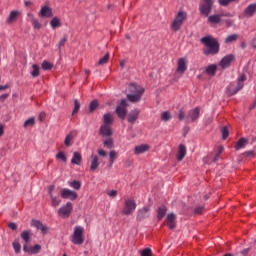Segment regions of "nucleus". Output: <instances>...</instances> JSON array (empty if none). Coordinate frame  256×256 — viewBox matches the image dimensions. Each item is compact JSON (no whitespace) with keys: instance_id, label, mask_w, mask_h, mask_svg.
I'll list each match as a JSON object with an SVG mask.
<instances>
[{"instance_id":"1","label":"nucleus","mask_w":256,"mask_h":256,"mask_svg":"<svg viewBox=\"0 0 256 256\" xmlns=\"http://www.w3.org/2000/svg\"><path fill=\"white\" fill-rule=\"evenodd\" d=\"M128 91L130 92V94L127 95L128 101L131 103H139L143 97V93H145V88L141 85L132 83L129 85Z\"/></svg>"},{"instance_id":"2","label":"nucleus","mask_w":256,"mask_h":256,"mask_svg":"<svg viewBox=\"0 0 256 256\" xmlns=\"http://www.w3.org/2000/svg\"><path fill=\"white\" fill-rule=\"evenodd\" d=\"M202 43L205 45L204 54L206 55H217L219 53V43L216 39L210 36H206L201 39Z\"/></svg>"},{"instance_id":"3","label":"nucleus","mask_w":256,"mask_h":256,"mask_svg":"<svg viewBox=\"0 0 256 256\" xmlns=\"http://www.w3.org/2000/svg\"><path fill=\"white\" fill-rule=\"evenodd\" d=\"M185 21H187V12L183 10L178 11L170 25V29L174 32L179 31V29L183 27V23H185Z\"/></svg>"},{"instance_id":"4","label":"nucleus","mask_w":256,"mask_h":256,"mask_svg":"<svg viewBox=\"0 0 256 256\" xmlns=\"http://www.w3.org/2000/svg\"><path fill=\"white\" fill-rule=\"evenodd\" d=\"M83 233H85V229H83L82 226H76L74 228L71 235V242L73 245H83V243H85V236H83Z\"/></svg>"},{"instance_id":"5","label":"nucleus","mask_w":256,"mask_h":256,"mask_svg":"<svg viewBox=\"0 0 256 256\" xmlns=\"http://www.w3.org/2000/svg\"><path fill=\"white\" fill-rule=\"evenodd\" d=\"M214 0H201L199 4V11L204 17H209L211 9H213Z\"/></svg>"},{"instance_id":"6","label":"nucleus","mask_w":256,"mask_h":256,"mask_svg":"<svg viewBox=\"0 0 256 256\" xmlns=\"http://www.w3.org/2000/svg\"><path fill=\"white\" fill-rule=\"evenodd\" d=\"M48 195L52 202V207H59L61 205V198H59V191L55 190V186H48Z\"/></svg>"},{"instance_id":"7","label":"nucleus","mask_w":256,"mask_h":256,"mask_svg":"<svg viewBox=\"0 0 256 256\" xmlns=\"http://www.w3.org/2000/svg\"><path fill=\"white\" fill-rule=\"evenodd\" d=\"M243 83H245V75H241L238 78V83H231L228 88L227 91L230 95H235L238 91H241V89H243Z\"/></svg>"},{"instance_id":"8","label":"nucleus","mask_w":256,"mask_h":256,"mask_svg":"<svg viewBox=\"0 0 256 256\" xmlns=\"http://www.w3.org/2000/svg\"><path fill=\"white\" fill-rule=\"evenodd\" d=\"M137 209V203H135V199L127 198L124 201V208L122 210L123 215H131L133 211Z\"/></svg>"},{"instance_id":"9","label":"nucleus","mask_w":256,"mask_h":256,"mask_svg":"<svg viewBox=\"0 0 256 256\" xmlns=\"http://www.w3.org/2000/svg\"><path fill=\"white\" fill-rule=\"evenodd\" d=\"M72 213H73V203L71 202H67L58 210V215L59 217H62V219H69Z\"/></svg>"},{"instance_id":"10","label":"nucleus","mask_w":256,"mask_h":256,"mask_svg":"<svg viewBox=\"0 0 256 256\" xmlns=\"http://www.w3.org/2000/svg\"><path fill=\"white\" fill-rule=\"evenodd\" d=\"M60 197L62 199H68L69 201H75L79 195L77 192L69 189V188H62L60 190Z\"/></svg>"},{"instance_id":"11","label":"nucleus","mask_w":256,"mask_h":256,"mask_svg":"<svg viewBox=\"0 0 256 256\" xmlns=\"http://www.w3.org/2000/svg\"><path fill=\"white\" fill-rule=\"evenodd\" d=\"M116 115L119 119H125L127 116V100H121L120 104L116 108Z\"/></svg>"},{"instance_id":"12","label":"nucleus","mask_w":256,"mask_h":256,"mask_svg":"<svg viewBox=\"0 0 256 256\" xmlns=\"http://www.w3.org/2000/svg\"><path fill=\"white\" fill-rule=\"evenodd\" d=\"M187 63V58H179L177 61L176 73H180V75H183V73L187 71Z\"/></svg>"},{"instance_id":"13","label":"nucleus","mask_w":256,"mask_h":256,"mask_svg":"<svg viewBox=\"0 0 256 256\" xmlns=\"http://www.w3.org/2000/svg\"><path fill=\"white\" fill-rule=\"evenodd\" d=\"M38 15L42 18L51 19L53 17V9L47 5L42 6Z\"/></svg>"},{"instance_id":"14","label":"nucleus","mask_w":256,"mask_h":256,"mask_svg":"<svg viewBox=\"0 0 256 256\" xmlns=\"http://www.w3.org/2000/svg\"><path fill=\"white\" fill-rule=\"evenodd\" d=\"M19 17H21V11L12 10L6 19V23L8 25H13V23H15L19 19Z\"/></svg>"},{"instance_id":"15","label":"nucleus","mask_w":256,"mask_h":256,"mask_svg":"<svg viewBox=\"0 0 256 256\" xmlns=\"http://www.w3.org/2000/svg\"><path fill=\"white\" fill-rule=\"evenodd\" d=\"M233 61H235V56H233V54L227 55L224 58H222V60L219 63V66L222 67V69H227V67H229V65H231Z\"/></svg>"},{"instance_id":"16","label":"nucleus","mask_w":256,"mask_h":256,"mask_svg":"<svg viewBox=\"0 0 256 256\" xmlns=\"http://www.w3.org/2000/svg\"><path fill=\"white\" fill-rule=\"evenodd\" d=\"M23 251L25 253H30L31 255H37V253H39V251H41V245L36 244L34 246L29 247L26 244V245L23 246Z\"/></svg>"},{"instance_id":"17","label":"nucleus","mask_w":256,"mask_h":256,"mask_svg":"<svg viewBox=\"0 0 256 256\" xmlns=\"http://www.w3.org/2000/svg\"><path fill=\"white\" fill-rule=\"evenodd\" d=\"M31 226L35 227L38 231H41V233L45 234L49 229L47 226H45L41 221L39 220H32L31 221Z\"/></svg>"},{"instance_id":"18","label":"nucleus","mask_w":256,"mask_h":256,"mask_svg":"<svg viewBox=\"0 0 256 256\" xmlns=\"http://www.w3.org/2000/svg\"><path fill=\"white\" fill-rule=\"evenodd\" d=\"M201 113V108L196 107L192 110L189 111L188 116H187V121H197L199 119V114Z\"/></svg>"},{"instance_id":"19","label":"nucleus","mask_w":256,"mask_h":256,"mask_svg":"<svg viewBox=\"0 0 256 256\" xmlns=\"http://www.w3.org/2000/svg\"><path fill=\"white\" fill-rule=\"evenodd\" d=\"M96 169H99V157L95 154H92L90 156V170L96 171Z\"/></svg>"},{"instance_id":"20","label":"nucleus","mask_w":256,"mask_h":256,"mask_svg":"<svg viewBox=\"0 0 256 256\" xmlns=\"http://www.w3.org/2000/svg\"><path fill=\"white\" fill-rule=\"evenodd\" d=\"M100 134H102L103 137H111V135H113V130L111 129V126L103 124L100 127Z\"/></svg>"},{"instance_id":"21","label":"nucleus","mask_w":256,"mask_h":256,"mask_svg":"<svg viewBox=\"0 0 256 256\" xmlns=\"http://www.w3.org/2000/svg\"><path fill=\"white\" fill-rule=\"evenodd\" d=\"M151 147L148 144H141L135 147L134 153L135 155H141L143 153H147Z\"/></svg>"},{"instance_id":"22","label":"nucleus","mask_w":256,"mask_h":256,"mask_svg":"<svg viewBox=\"0 0 256 256\" xmlns=\"http://www.w3.org/2000/svg\"><path fill=\"white\" fill-rule=\"evenodd\" d=\"M185 155H187V148L185 147V145L180 144L178 153L176 155L177 161H183V159H185Z\"/></svg>"},{"instance_id":"23","label":"nucleus","mask_w":256,"mask_h":256,"mask_svg":"<svg viewBox=\"0 0 256 256\" xmlns=\"http://www.w3.org/2000/svg\"><path fill=\"white\" fill-rule=\"evenodd\" d=\"M176 219H177V216H175V214H173V213H170L167 215L166 223H167V226L169 227V229H175Z\"/></svg>"},{"instance_id":"24","label":"nucleus","mask_w":256,"mask_h":256,"mask_svg":"<svg viewBox=\"0 0 256 256\" xmlns=\"http://www.w3.org/2000/svg\"><path fill=\"white\" fill-rule=\"evenodd\" d=\"M256 13V3L250 4L247 6V8L244 10V14L246 17H253Z\"/></svg>"},{"instance_id":"25","label":"nucleus","mask_w":256,"mask_h":256,"mask_svg":"<svg viewBox=\"0 0 256 256\" xmlns=\"http://www.w3.org/2000/svg\"><path fill=\"white\" fill-rule=\"evenodd\" d=\"M75 135H77V133L75 132H70L69 134L66 135L64 140V145L66 147H71V145H73V139H75Z\"/></svg>"},{"instance_id":"26","label":"nucleus","mask_w":256,"mask_h":256,"mask_svg":"<svg viewBox=\"0 0 256 256\" xmlns=\"http://www.w3.org/2000/svg\"><path fill=\"white\" fill-rule=\"evenodd\" d=\"M82 159H83V157L81 156V154L79 152H74L72 159H71V164L72 165H81Z\"/></svg>"},{"instance_id":"27","label":"nucleus","mask_w":256,"mask_h":256,"mask_svg":"<svg viewBox=\"0 0 256 256\" xmlns=\"http://www.w3.org/2000/svg\"><path fill=\"white\" fill-rule=\"evenodd\" d=\"M50 27L52 29H57L61 27V18L57 16L53 17L52 20L50 21Z\"/></svg>"},{"instance_id":"28","label":"nucleus","mask_w":256,"mask_h":256,"mask_svg":"<svg viewBox=\"0 0 256 256\" xmlns=\"http://www.w3.org/2000/svg\"><path fill=\"white\" fill-rule=\"evenodd\" d=\"M136 119H139V110H134L128 115L129 123H134Z\"/></svg>"},{"instance_id":"29","label":"nucleus","mask_w":256,"mask_h":256,"mask_svg":"<svg viewBox=\"0 0 256 256\" xmlns=\"http://www.w3.org/2000/svg\"><path fill=\"white\" fill-rule=\"evenodd\" d=\"M21 239H23L25 243H29V241H31V230H24L21 233Z\"/></svg>"},{"instance_id":"30","label":"nucleus","mask_w":256,"mask_h":256,"mask_svg":"<svg viewBox=\"0 0 256 256\" xmlns=\"http://www.w3.org/2000/svg\"><path fill=\"white\" fill-rule=\"evenodd\" d=\"M103 119H104L103 125H108L110 127L113 125V115L104 114Z\"/></svg>"},{"instance_id":"31","label":"nucleus","mask_w":256,"mask_h":256,"mask_svg":"<svg viewBox=\"0 0 256 256\" xmlns=\"http://www.w3.org/2000/svg\"><path fill=\"white\" fill-rule=\"evenodd\" d=\"M40 69L41 68H39V65L33 64L32 65V71L30 72V75L32 77H39V75H41Z\"/></svg>"},{"instance_id":"32","label":"nucleus","mask_w":256,"mask_h":256,"mask_svg":"<svg viewBox=\"0 0 256 256\" xmlns=\"http://www.w3.org/2000/svg\"><path fill=\"white\" fill-rule=\"evenodd\" d=\"M206 73L207 75H211V76L215 75V73H217V65L211 64L207 66Z\"/></svg>"},{"instance_id":"33","label":"nucleus","mask_w":256,"mask_h":256,"mask_svg":"<svg viewBox=\"0 0 256 256\" xmlns=\"http://www.w3.org/2000/svg\"><path fill=\"white\" fill-rule=\"evenodd\" d=\"M69 187H72V189H75L76 191H79L81 189V182L79 180L74 181H68Z\"/></svg>"},{"instance_id":"34","label":"nucleus","mask_w":256,"mask_h":256,"mask_svg":"<svg viewBox=\"0 0 256 256\" xmlns=\"http://www.w3.org/2000/svg\"><path fill=\"white\" fill-rule=\"evenodd\" d=\"M55 158L57 159V161H62L63 163H67V154H65V152L63 151H59Z\"/></svg>"},{"instance_id":"35","label":"nucleus","mask_w":256,"mask_h":256,"mask_svg":"<svg viewBox=\"0 0 256 256\" xmlns=\"http://www.w3.org/2000/svg\"><path fill=\"white\" fill-rule=\"evenodd\" d=\"M43 71H51V69H53V64L50 63L49 61L47 60H44L42 62V65H41Z\"/></svg>"},{"instance_id":"36","label":"nucleus","mask_w":256,"mask_h":256,"mask_svg":"<svg viewBox=\"0 0 256 256\" xmlns=\"http://www.w3.org/2000/svg\"><path fill=\"white\" fill-rule=\"evenodd\" d=\"M167 213V207L161 206L158 208V219H163Z\"/></svg>"},{"instance_id":"37","label":"nucleus","mask_w":256,"mask_h":256,"mask_svg":"<svg viewBox=\"0 0 256 256\" xmlns=\"http://www.w3.org/2000/svg\"><path fill=\"white\" fill-rule=\"evenodd\" d=\"M209 23H220L221 22V15H211L208 17Z\"/></svg>"},{"instance_id":"38","label":"nucleus","mask_w":256,"mask_h":256,"mask_svg":"<svg viewBox=\"0 0 256 256\" xmlns=\"http://www.w3.org/2000/svg\"><path fill=\"white\" fill-rule=\"evenodd\" d=\"M245 145H247V139L241 138V139L237 142V144H236V146H235V149H237V150L243 149V147H245Z\"/></svg>"},{"instance_id":"39","label":"nucleus","mask_w":256,"mask_h":256,"mask_svg":"<svg viewBox=\"0 0 256 256\" xmlns=\"http://www.w3.org/2000/svg\"><path fill=\"white\" fill-rule=\"evenodd\" d=\"M31 23H32V27H34V29H41V27H43V25L37 18L33 19Z\"/></svg>"},{"instance_id":"40","label":"nucleus","mask_w":256,"mask_h":256,"mask_svg":"<svg viewBox=\"0 0 256 256\" xmlns=\"http://www.w3.org/2000/svg\"><path fill=\"white\" fill-rule=\"evenodd\" d=\"M238 37L237 34H232L225 39V43H233V41H237Z\"/></svg>"},{"instance_id":"41","label":"nucleus","mask_w":256,"mask_h":256,"mask_svg":"<svg viewBox=\"0 0 256 256\" xmlns=\"http://www.w3.org/2000/svg\"><path fill=\"white\" fill-rule=\"evenodd\" d=\"M98 107H99V102L97 100H93L89 106L90 112L93 113V111H95V109H97Z\"/></svg>"},{"instance_id":"42","label":"nucleus","mask_w":256,"mask_h":256,"mask_svg":"<svg viewBox=\"0 0 256 256\" xmlns=\"http://www.w3.org/2000/svg\"><path fill=\"white\" fill-rule=\"evenodd\" d=\"M79 109H81V104L79 103V100H75L72 115H76V113H79Z\"/></svg>"},{"instance_id":"43","label":"nucleus","mask_w":256,"mask_h":256,"mask_svg":"<svg viewBox=\"0 0 256 256\" xmlns=\"http://www.w3.org/2000/svg\"><path fill=\"white\" fill-rule=\"evenodd\" d=\"M109 61V53L105 54L104 57H102L99 61H98V65H105L107 64Z\"/></svg>"},{"instance_id":"44","label":"nucleus","mask_w":256,"mask_h":256,"mask_svg":"<svg viewBox=\"0 0 256 256\" xmlns=\"http://www.w3.org/2000/svg\"><path fill=\"white\" fill-rule=\"evenodd\" d=\"M110 165H113L115 163V159H117V152L115 150L110 151Z\"/></svg>"},{"instance_id":"45","label":"nucleus","mask_w":256,"mask_h":256,"mask_svg":"<svg viewBox=\"0 0 256 256\" xmlns=\"http://www.w3.org/2000/svg\"><path fill=\"white\" fill-rule=\"evenodd\" d=\"M161 119L162 121H169L171 119V113L169 111L162 112Z\"/></svg>"},{"instance_id":"46","label":"nucleus","mask_w":256,"mask_h":256,"mask_svg":"<svg viewBox=\"0 0 256 256\" xmlns=\"http://www.w3.org/2000/svg\"><path fill=\"white\" fill-rule=\"evenodd\" d=\"M35 125V118H29L24 122V127H33Z\"/></svg>"},{"instance_id":"47","label":"nucleus","mask_w":256,"mask_h":256,"mask_svg":"<svg viewBox=\"0 0 256 256\" xmlns=\"http://www.w3.org/2000/svg\"><path fill=\"white\" fill-rule=\"evenodd\" d=\"M15 253H21V244L17 241L12 243Z\"/></svg>"},{"instance_id":"48","label":"nucleus","mask_w":256,"mask_h":256,"mask_svg":"<svg viewBox=\"0 0 256 256\" xmlns=\"http://www.w3.org/2000/svg\"><path fill=\"white\" fill-rule=\"evenodd\" d=\"M149 213V207H144L138 211V217H145V214Z\"/></svg>"},{"instance_id":"49","label":"nucleus","mask_w":256,"mask_h":256,"mask_svg":"<svg viewBox=\"0 0 256 256\" xmlns=\"http://www.w3.org/2000/svg\"><path fill=\"white\" fill-rule=\"evenodd\" d=\"M235 1H239V0H218V3L220 5H222L223 7H227V5H229V3H233Z\"/></svg>"},{"instance_id":"50","label":"nucleus","mask_w":256,"mask_h":256,"mask_svg":"<svg viewBox=\"0 0 256 256\" xmlns=\"http://www.w3.org/2000/svg\"><path fill=\"white\" fill-rule=\"evenodd\" d=\"M222 137L223 139H227V137H229V129L227 127L222 128Z\"/></svg>"},{"instance_id":"51","label":"nucleus","mask_w":256,"mask_h":256,"mask_svg":"<svg viewBox=\"0 0 256 256\" xmlns=\"http://www.w3.org/2000/svg\"><path fill=\"white\" fill-rule=\"evenodd\" d=\"M152 252L151 249L145 248L144 250L141 251V256H151Z\"/></svg>"},{"instance_id":"52","label":"nucleus","mask_w":256,"mask_h":256,"mask_svg":"<svg viewBox=\"0 0 256 256\" xmlns=\"http://www.w3.org/2000/svg\"><path fill=\"white\" fill-rule=\"evenodd\" d=\"M107 195L110 196L112 199H115V197H117V190H110L107 192Z\"/></svg>"},{"instance_id":"53","label":"nucleus","mask_w":256,"mask_h":256,"mask_svg":"<svg viewBox=\"0 0 256 256\" xmlns=\"http://www.w3.org/2000/svg\"><path fill=\"white\" fill-rule=\"evenodd\" d=\"M104 145L106 147H108V149H111V147H113V140L112 139H108V140L104 141Z\"/></svg>"},{"instance_id":"54","label":"nucleus","mask_w":256,"mask_h":256,"mask_svg":"<svg viewBox=\"0 0 256 256\" xmlns=\"http://www.w3.org/2000/svg\"><path fill=\"white\" fill-rule=\"evenodd\" d=\"M178 119H179L180 121H183V119H187V117L185 116V111H183V110H180V111H179Z\"/></svg>"},{"instance_id":"55","label":"nucleus","mask_w":256,"mask_h":256,"mask_svg":"<svg viewBox=\"0 0 256 256\" xmlns=\"http://www.w3.org/2000/svg\"><path fill=\"white\" fill-rule=\"evenodd\" d=\"M65 43H67V37L62 38L59 43H58V47L59 49H61V47L65 46Z\"/></svg>"},{"instance_id":"56","label":"nucleus","mask_w":256,"mask_h":256,"mask_svg":"<svg viewBox=\"0 0 256 256\" xmlns=\"http://www.w3.org/2000/svg\"><path fill=\"white\" fill-rule=\"evenodd\" d=\"M98 155L101 157H107V152L103 149H98Z\"/></svg>"},{"instance_id":"57","label":"nucleus","mask_w":256,"mask_h":256,"mask_svg":"<svg viewBox=\"0 0 256 256\" xmlns=\"http://www.w3.org/2000/svg\"><path fill=\"white\" fill-rule=\"evenodd\" d=\"M9 229H12V231H15V229H17V224L12 222L8 225Z\"/></svg>"},{"instance_id":"58","label":"nucleus","mask_w":256,"mask_h":256,"mask_svg":"<svg viewBox=\"0 0 256 256\" xmlns=\"http://www.w3.org/2000/svg\"><path fill=\"white\" fill-rule=\"evenodd\" d=\"M45 117H47V115L45 114V112H41V113L39 114V120H40V121H45Z\"/></svg>"},{"instance_id":"59","label":"nucleus","mask_w":256,"mask_h":256,"mask_svg":"<svg viewBox=\"0 0 256 256\" xmlns=\"http://www.w3.org/2000/svg\"><path fill=\"white\" fill-rule=\"evenodd\" d=\"M195 213H197V215H201L203 213V207L196 208Z\"/></svg>"},{"instance_id":"60","label":"nucleus","mask_w":256,"mask_h":256,"mask_svg":"<svg viewBox=\"0 0 256 256\" xmlns=\"http://www.w3.org/2000/svg\"><path fill=\"white\" fill-rule=\"evenodd\" d=\"M221 151H223V149H220V151L217 153L216 157L214 158V163L218 161V159L221 155Z\"/></svg>"},{"instance_id":"61","label":"nucleus","mask_w":256,"mask_h":256,"mask_svg":"<svg viewBox=\"0 0 256 256\" xmlns=\"http://www.w3.org/2000/svg\"><path fill=\"white\" fill-rule=\"evenodd\" d=\"M0 81H1V77H0ZM5 89H9V85H4V86H1L0 85V91H4Z\"/></svg>"},{"instance_id":"62","label":"nucleus","mask_w":256,"mask_h":256,"mask_svg":"<svg viewBox=\"0 0 256 256\" xmlns=\"http://www.w3.org/2000/svg\"><path fill=\"white\" fill-rule=\"evenodd\" d=\"M27 16L29 17L31 22L33 21V19H36L35 15H33V13H28Z\"/></svg>"},{"instance_id":"63","label":"nucleus","mask_w":256,"mask_h":256,"mask_svg":"<svg viewBox=\"0 0 256 256\" xmlns=\"http://www.w3.org/2000/svg\"><path fill=\"white\" fill-rule=\"evenodd\" d=\"M9 97V94H4V95H1L0 96V99L2 100V101H5V99H7Z\"/></svg>"},{"instance_id":"64","label":"nucleus","mask_w":256,"mask_h":256,"mask_svg":"<svg viewBox=\"0 0 256 256\" xmlns=\"http://www.w3.org/2000/svg\"><path fill=\"white\" fill-rule=\"evenodd\" d=\"M4 131H3V126H0V137L1 135H3Z\"/></svg>"}]
</instances>
